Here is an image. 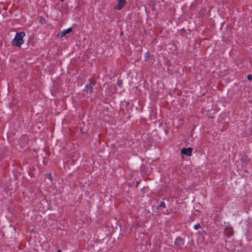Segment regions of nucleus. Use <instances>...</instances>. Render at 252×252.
<instances>
[{
	"instance_id": "12",
	"label": "nucleus",
	"mask_w": 252,
	"mask_h": 252,
	"mask_svg": "<svg viewBox=\"0 0 252 252\" xmlns=\"http://www.w3.org/2000/svg\"><path fill=\"white\" fill-rule=\"evenodd\" d=\"M57 252H62V251L61 250L59 249L58 250Z\"/></svg>"
},
{
	"instance_id": "1",
	"label": "nucleus",
	"mask_w": 252,
	"mask_h": 252,
	"mask_svg": "<svg viewBox=\"0 0 252 252\" xmlns=\"http://www.w3.org/2000/svg\"><path fill=\"white\" fill-rule=\"evenodd\" d=\"M26 35L24 32L16 33L15 38L12 41V44L13 46L20 47L22 44H24L23 37Z\"/></svg>"
},
{
	"instance_id": "4",
	"label": "nucleus",
	"mask_w": 252,
	"mask_h": 252,
	"mask_svg": "<svg viewBox=\"0 0 252 252\" xmlns=\"http://www.w3.org/2000/svg\"><path fill=\"white\" fill-rule=\"evenodd\" d=\"M90 83L88 84L86 86V90L87 92L91 94L93 91V87L95 85V82L91 80H89Z\"/></svg>"
},
{
	"instance_id": "11",
	"label": "nucleus",
	"mask_w": 252,
	"mask_h": 252,
	"mask_svg": "<svg viewBox=\"0 0 252 252\" xmlns=\"http://www.w3.org/2000/svg\"><path fill=\"white\" fill-rule=\"evenodd\" d=\"M48 178L49 179H50V180H52V177H51V174H49L48 175Z\"/></svg>"
},
{
	"instance_id": "9",
	"label": "nucleus",
	"mask_w": 252,
	"mask_h": 252,
	"mask_svg": "<svg viewBox=\"0 0 252 252\" xmlns=\"http://www.w3.org/2000/svg\"><path fill=\"white\" fill-rule=\"evenodd\" d=\"M201 227V226L200 225V224L198 223H197L194 226V228L196 230H197L199 228H200Z\"/></svg>"
},
{
	"instance_id": "5",
	"label": "nucleus",
	"mask_w": 252,
	"mask_h": 252,
	"mask_svg": "<svg viewBox=\"0 0 252 252\" xmlns=\"http://www.w3.org/2000/svg\"><path fill=\"white\" fill-rule=\"evenodd\" d=\"M72 31V29L71 28H69L66 30H63L60 32V33L59 34V36L61 38H62L65 36L66 34L70 33Z\"/></svg>"
},
{
	"instance_id": "10",
	"label": "nucleus",
	"mask_w": 252,
	"mask_h": 252,
	"mask_svg": "<svg viewBox=\"0 0 252 252\" xmlns=\"http://www.w3.org/2000/svg\"><path fill=\"white\" fill-rule=\"evenodd\" d=\"M247 79L249 81H251L252 80V75L251 74H249L248 76H247Z\"/></svg>"
},
{
	"instance_id": "6",
	"label": "nucleus",
	"mask_w": 252,
	"mask_h": 252,
	"mask_svg": "<svg viewBox=\"0 0 252 252\" xmlns=\"http://www.w3.org/2000/svg\"><path fill=\"white\" fill-rule=\"evenodd\" d=\"M192 151V149L191 148H183L181 153L183 155L190 156L191 155Z\"/></svg>"
},
{
	"instance_id": "8",
	"label": "nucleus",
	"mask_w": 252,
	"mask_h": 252,
	"mask_svg": "<svg viewBox=\"0 0 252 252\" xmlns=\"http://www.w3.org/2000/svg\"><path fill=\"white\" fill-rule=\"evenodd\" d=\"M160 207L166 208V205L164 201H162L160 203L159 205L157 207V209H159Z\"/></svg>"
},
{
	"instance_id": "7",
	"label": "nucleus",
	"mask_w": 252,
	"mask_h": 252,
	"mask_svg": "<svg viewBox=\"0 0 252 252\" xmlns=\"http://www.w3.org/2000/svg\"><path fill=\"white\" fill-rule=\"evenodd\" d=\"M126 2V0H119L118 3L117 4V9L118 10H121L123 8Z\"/></svg>"
},
{
	"instance_id": "13",
	"label": "nucleus",
	"mask_w": 252,
	"mask_h": 252,
	"mask_svg": "<svg viewBox=\"0 0 252 252\" xmlns=\"http://www.w3.org/2000/svg\"><path fill=\"white\" fill-rule=\"evenodd\" d=\"M61 1H63L64 0H60Z\"/></svg>"
},
{
	"instance_id": "2",
	"label": "nucleus",
	"mask_w": 252,
	"mask_h": 252,
	"mask_svg": "<svg viewBox=\"0 0 252 252\" xmlns=\"http://www.w3.org/2000/svg\"><path fill=\"white\" fill-rule=\"evenodd\" d=\"M174 245L177 249L182 250L185 245L184 239L181 237H178L175 240Z\"/></svg>"
},
{
	"instance_id": "3",
	"label": "nucleus",
	"mask_w": 252,
	"mask_h": 252,
	"mask_svg": "<svg viewBox=\"0 0 252 252\" xmlns=\"http://www.w3.org/2000/svg\"><path fill=\"white\" fill-rule=\"evenodd\" d=\"M29 138L27 135H22L19 139V142L21 146H25L29 142Z\"/></svg>"
}]
</instances>
